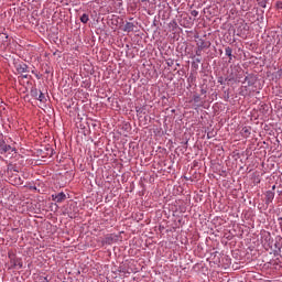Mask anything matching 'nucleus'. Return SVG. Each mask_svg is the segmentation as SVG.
I'll use <instances>...</instances> for the list:
<instances>
[{
  "mask_svg": "<svg viewBox=\"0 0 282 282\" xmlns=\"http://www.w3.org/2000/svg\"><path fill=\"white\" fill-rule=\"evenodd\" d=\"M52 199L53 202H57V204H61L65 202V199H67V196L65 195V193L61 192L58 194H53Z\"/></svg>",
  "mask_w": 282,
  "mask_h": 282,
  "instance_id": "nucleus-1",
  "label": "nucleus"
},
{
  "mask_svg": "<svg viewBox=\"0 0 282 282\" xmlns=\"http://www.w3.org/2000/svg\"><path fill=\"white\" fill-rule=\"evenodd\" d=\"M18 72L19 74H28V72H30V68L26 66V64H19L18 65Z\"/></svg>",
  "mask_w": 282,
  "mask_h": 282,
  "instance_id": "nucleus-2",
  "label": "nucleus"
},
{
  "mask_svg": "<svg viewBox=\"0 0 282 282\" xmlns=\"http://www.w3.org/2000/svg\"><path fill=\"white\" fill-rule=\"evenodd\" d=\"M273 199H274V192L268 191L265 193V204H272Z\"/></svg>",
  "mask_w": 282,
  "mask_h": 282,
  "instance_id": "nucleus-3",
  "label": "nucleus"
},
{
  "mask_svg": "<svg viewBox=\"0 0 282 282\" xmlns=\"http://www.w3.org/2000/svg\"><path fill=\"white\" fill-rule=\"evenodd\" d=\"M0 151H3V153H8V152H12L14 151V148H12V145H8L6 143H1L0 144Z\"/></svg>",
  "mask_w": 282,
  "mask_h": 282,
  "instance_id": "nucleus-4",
  "label": "nucleus"
},
{
  "mask_svg": "<svg viewBox=\"0 0 282 282\" xmlns=\"http://www.w3.org/2000/svg\"><path fill=\"white\" fill-rule=\"evenodd\" d=\"M135 25L132 22H127L123 26V32H133Z\"/></svg>",
  "mask_w": 282,
  "mask_h": 282,
  "instance_id": "nucleus-5",
  "label": "nucleus"
},
{
  "mask_svg": "<svg viewBox=\"0 0 282 282\" xmlns=\"http://www.w3.org/2000/svg\"><path fill=\"white\" fill-rule=\"evenodd\" d=\"M193 102H195L196 107H200L202 106V97H199V95H194Z\"/></svg>",
  "mask_w": 282,
  "mask_h": 282,
  "instance_id": "nucleus-6",
  "label": "nucleus"
},
{
  "mask_svg": "<svg viewBox=\"0 0 282 282\" xmlns=\"http://www.w3.org/2000/svg\"><path fill=\"white\" fill-rule=\"evenodd\" d=\"M40 102H47V98L45 97V94L40 93L39 97H36Z\"/></svg>",
  "mask_w": 282,
  "mask_h": 282,
  "instance_id": "nucleus-7",
  "label": "nucleus"
},
{
  "mask_svg": "<svg viewBox=\"0 0 282 282\" xmlns=\"http://www.w3.org/2000/svg\"><path fill=\"white\" fill-rule=\"evenodd\" d=\"M225 54H226V56H228V58H231V56H232V48L230 46H227L225 48Z\"/></svg>",
  "mask_w": 282,
  "mask_h": 282,
  "instance_id": "nucleus-8",
  "label": "nucleus"
},
{
  "mask_svg": "<svg viewBox=\"0 0 282 282\" xmlns=\"http://www.w3.org/2000/svg\"><path fill=\"white\" fill-rule=\"evenodd\" d=\"M80 21L82 23H88L89 21V15L87 13H84L82 17H80Z\"/></svg>",
  "mask_w": 282,
  "mask_h": 282,
  "instance_id": "nucleus-9",
  "label": "nucleus"
},
{
  "mask_svg": "<svg viewBox=\"0 0 282 282\" xmlns=\"http://www.w3.org/2000/svg\"><path fill=\"white\" fill-rule=\"evenodd\" d=\"M191 14H192L194 18H197V17H199V11H197V10H192V11H191Z\"/></svg>",
  "mask_w": 282,
  "mask_h": 282,
  "instance_id": "nucleus-10",
  "label": "nucleus"
},
{
  "mask_svg": "<svg viewBox=\"0 0 282 282\" xmlns=\"http://www.w3.org/2000/svg\"><path fill=\"white\" fill-rule=\"evenodd\" d=\"M39 282H50V280H47V276H40Z\"/></svg>",
  "mask_w": 282,
  "mask_h": 282,
  "instance_id": "nucleus-11",
  "label": "nucleus"
},
{
  "mask_svg": "<svg viewBox=\"0 0 282 282\" xmlns=\"http://www.w3.org/2000/svg\"><path fill=\"white\" fill-rule=\"evenodd\" d=\"M242 132H243L246 135H250V130H248V128H243V129H242Z\"/></svg>",
  "mask_w": 282,
  "mask_h": 282,
  "instance_id": "nucleus-12",
  "label": "nucleus"
},
{
  "mask_svg": "<svg viewBox=\"0 0 282 282\" xmlns=\"http://www.w3.org/2000/svg\"><path fill=\"white\" fill-rule=\"evenodd\" d=\"M192 67H194L195 69H197L199 67V65H197V63L193 62L192 63Z\"/></svg>",
  "mask_w": 282,
  "mask_h": 282,
  "instance_id": "nucleus-13",
  "label": "nucleus"
},
{
  "mask_svg": "<svg viewBox=\"0 0 282 282\" xmlns=\"http://www.w3.org/2000/svg\"><path fill=\"white\" fill-rule=\"evenodd\" d=\"M195 63H202V58L197 57V58L195 59Z\"/></svg>",
  "mask_w": 282,
  "mask_h": 282,
  "instance_id": "nucleus-14",
  "label": "nucleus"
},
{
  "mask_svg": "<svg viewBox=\"0 0 282 282\" xmlns=\"http://www.w3.org/2000/svg\"><path fill=\"white\" fill-rule=\"evenodd\" d=\"M267 239H271V236H270V234H267Z\"/></svg>",
  "mask_w": 282,
  "mask_h": 282,
  "instance_id": "nucleus-15",
  "label": "nucleus"
},
{
  "mask_svg": "<svg viewBox=\"0 0 282 282\" xmlns=\"http://www.w3.org/2000/svg\"><path fill=\"white\" fill-rule=\"evenodd\" d=\"M231 61H232V55L229 57V63H231Z\"/></svg>",
  "mask_w": 282,
  "mask_h": 282,
  "instance_id": "nucleus-16",
  "label": "nucleus"
},
{
  "mask_svg": "<svg viewBox=\"0 0 282 282\" xmlns=\"http://www.w3.org/2000/svg\"><path fill=\"white\" fill-rule=\"evenodd\" d=\"M275 188H276V185H273V186H272V191H274Z\"/></svg>",
  "mask_w": 282,
  "mask_h": 282,
  "instance_id": "nucleus-17",
  "label": "nucleus"
},
{
  "mask_svg": "<svg viewBox=\"0 0 282 282\" xmlns=\"http://www.w3.org/2000/svg\"><path fill=\"white\" fill-rule=\"evenodd\" d=\"M147 1H149V0H141L142 3L147 2Z\"/></svg>",
  "mask_w": 282,
  "mask_h": 282,
  "instance_id": "nucleus-18",
  "label": "nucleus"
},
{
  "mask_svg": "<svg viewBox=\"0 0 282 282\" xmlns=\"http://www.w3.org/2000/svg\"><path fill=\"white\" fill-rule=\"evenodd\" d=\"M197 56H200L202 54L199 52H196Z\"/></svg>",
  "mask_w": 282,
  "mask_h": 282,
  "instance_id": "nucleus-19",
  "label": "nucleus"
},
{
  "mask_svg": "<svg viewBox=\"0 0 282 282\" xmlns=\"http://www.w3.org/2000/svg\"><path fill=\"white\" fill-rule=\"evenodd\" d=\"M3 36H4L6 39H8V35L3 34Z\"/></svg>",
  "mask_w": 282,
  "mask_h": 282,
  "instance_id": "nucleus-20",
  "label": "nucleus"
},
{
  "mask_svg": "<svg viewBox=\"0 0 282 282\" xmlns=\"http://www.w3.org/2000/svg\"><path fill=\"white\" fill-rule=\"evenodd\" d=\"M23 78H28V75H24Z\"/></svg>",
  "mask_w": 282,
  "mask_h": 282,
  "instance_id": "nucleus-21",
  "label": "nucleus"
},
{
  "mask_svg": "<svg viewBox=\"0 0 282 282\" xmlns=\"http://www.w3.org/2000/svg\"><path fill=\"white\" fill-rule=\"evenodd\" d=\"M280 219H282V218H280Z\"/></svg>",
  "mask_w": 282,
  "mask_h": 282,
  "instance_id": "nucleus-22",
  "label": "nucleus"
}]
</instances>
